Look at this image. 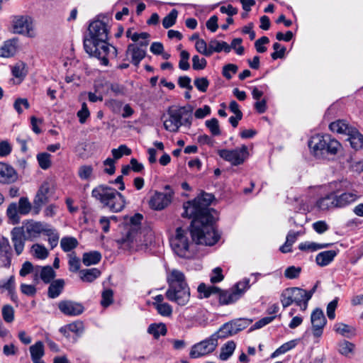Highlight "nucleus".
I'll use <instances>...</instances> for the list:
<instances>
[{"mask_svg": "<svg viewBox=\"0 0 363 363\" xmlns=\"http://www.w3.org/2000/svg\"><path fill=\"white\" fill-rule=\"evenodd\" d=\"M214 196L202 191L194 200L184 203L183 217L192 218L189 229L181 227L176 229L175 236L170 245L174 252L182 258H193L195 253L191 249L193 242L197 245L213 246L216 244L220 235L216 228L217 213L209 208Z\"/></svg>", "mask_w": 363, "mask_h": 363, "instance_id": "f257e3e1", "label": "nucleus"}, {"mask_svg": "<svg viewBox=\"0 0 363 363\" xmlns=\"http://www.w3.org/2000/svg\"><path fill=\"white\" fill-rule=\"evenodd\" d=\"M250 288V279L245 278L228 290H223L218 286H207L204 283H201L198 286V292L203 294L204 298L216 295L219 304L223 306L235 303L244 296Z\"/></svg>", "mask_w": 363, "mask_h": 363, "instance_id": "f03ea898", "label": "nucleus"}, {"mask_svg": "<svg viewBox=\"0 0 363 363\" xmlns=\"http://www.w3.org/2000/svg\"><path fill=\"white\" fill-rule=\"evenodd\" d=\"M168 289L165 296L169 301L184 306L190 299V289L186 281L184 274L177 269H173L167 276Z\"/></svg>", "mask_w": 363, "mask_h": 363, "instance_id": "7ed1b4c3", "label": "nucleus"}, {"mask_svg": "<svg viewBox=\"0 0 363 363\" xmlns=\"http://www.w3.org/2000/svg\"><path fill=\"white\" fill-rule=\"evenodd\" d=\"M91 197L103 208H107L113 213L121 212L126 203L125 197L120 192L106 184L94 187L91 191Z\"/></svg>", "mask_w": 363, "mask_h": 363, "instance_id": "20e7f679", "label": "nucleus"}, {"mask_svg": "<svg viewBox=\"0 0 363 363\" xmlns=\"http://www.w3.org/2000/svg\"><path fill=\"white\" fill-rule=\"evenodd\" d=\"M193 108L191 106H181L167 111L168 118L164 121V128L169 132L177 133L182 125L190 128L192 124Z\"/></svg>", "mask_w": 363, "mask_h": 363, "instance_id": "39448f33", "label": "nucleus"}, {"mask_svg": "<svg viewBox=\"0 0 363 363\" xmlns=\"http://www.w3.org/2000/svg\"><path fill=\"white\" fill-rule=\"evenodd\" d=\"M308 146L313 149L315 157L323 158L328 155H335L341 145L331 135L325 134L313 136L308 142Z\"/></svg>", "mask_w": 363, "mask_h": 363, "instance_id": "423d86ee", "label": "nucleus"}, {"mask_svg": "<svg viewBox=\"0 0 363 363\" xmlns=\"http://www.w3.org/2000/svg\"><path fill=\"white\" fill-rule=\"evenodd\" d=\"M89 36H85L83 40L84 48L89 49L91 44L104 40H108L109 28L106 23L100 20L92 21L88 28Z\"/></svg>", "mask_w": 363, "mask_h": 363, "instance_id": "0eeeda50", "label": "nucleus"}, {"mask_svg": "<svg viewBox=\"0 0 363 363\" xmlns=\"http://www.w3.org/2000/svg\"><path fill=\"white\" fill-rule=\"evenodd\" d=\"M306 291L301 288H286L281 294L280 301L284 308L292 303H295L300 307L301 310L305 311L308 307V302H306Z\"/></svg>", "mask_w": 363, "mask_h": 363, "instance_id": "6e6552de", "label": "nucleus"}, {"mask_svg": "<svg viewBox=\"0 0 363 363\" xmlns=\"http://www.w3.org/2000/svg\"><path fill=\"white\" fill-rule=\"evenodd\" d=\"M218 155L224 160L229 162L233 166L244 163L249 157L248 148L242 145L239 148L233 150L222 149L218 151Z\"/></svg>", "mask_w": 363, "mask_h": 363, "instance_id": "1a4fd4ad", "label": "nucleus"}, {"mask_svg": "<svg viewBox=\"0 0 363 363\" xmlns=\"http://www.w3.org/2000/svg\"><path fill=\"white\" fill-rule=\"evenodd\" d=\"M252 322L253 320L249 318H238L228 322L220 328L218 337L225 338L235 335L247 328Z\"/></svg>", "mask_w": 363, "mask_h": 363, "instance_id": "9d476101", "label": "nucleus"}, {"mask_svg": "<svg viewBox=\"0 0 363 363\" xmlns=\"http://www.w3.org/2000/svg\"><path fill=\"white\" fill-rule=\"evenodd\" d=\"M218 345V337L211 336L197 344H195L189 353L191 358L195 359L205 356L213 352Z\"/></svg>", "mask_w": 363, "mask_h": 363, "instance_id": "9b49d317", "label": "nucleus"}, {"mask_svg": "<svg viewBox=\"0 0 363 363\" xmlns=\"http://www.w3.org/2000/svg\"><path fill=\"white\" fill-rule=\"evenodd\" d=\"M50 226V224L40 221L31 220L28 222L25 226L26 230L24 231L27 240L33 241L39 238L41 234L45 235L49 232L48 228Z\"/></svg>", "mask_w": 363, "mask_h": 363, "instance_id": "f8f14e48", "label": "nucleus"}, {"mask_svg": "<svg viewBox=\"0 0 363 363\" xmlns=\"http://www.w3.org/2000/svg\"><path fill=\"white\" fill-rule=\"evenodd\" d=\"M12 28L14 33L30 35L33 30V21L29 16H14L12 17Z\"/></svg>", "mask_w": 363, "mask_h": 363, "instance_id": "ddd939ff", "label": "nucleus"}, {"mask_svg": "<svg viewBox=\"0 0 363 363\" xmlns=\"http://www.w3.org/2000/svg\"><path fill=\"white\" fill-rule=\"evenodd\" d=\"M89 48H91V51L88 48L84 49L86 53L91 56L97 57L101 60L103 65H108V59L107 57L109 52V44L107 43V40H104L103 43L99 41L91 44Z\"/></svg>", "mask_w": 363, "mask_h": 363, "instance_id": "4468645a", "label": "nucleus"}, {"mask_svg": "<svg viewBox=\"0 0 363 363\" xmlns=\"http://www.w3.org/2000/svg\"><path fill=\"white\" fill-rule=\"evenodd\" d=\"M311 321L312 324L313 334L314 337H319L323 334V330L327 323L322 309L317 308L311 313Z\"/></svg>", "mask_w": 363, "mask_h": 363, "instance_id": "2eb2a0df", "label": "nucleus"}, {"mask_svg": "<svg viewBox=\"0 0 363 363\" xmlns=\"http://www.w3.org/2000/svg\"><path fill=\"white\" fill-rule=\"evenodd\" d=\"M58 308L62 313L67 316H77L84 311V307L81 303L71 300L60 301L58 303Z\"/></svg>", "mask_w": 363, "mask_h": 363, "instance_id": "dca6fc26", "label": "nucleus"}, {"mask_svg": "<svg viewBox=\"0 0 363 363\" xmlns=\"http://www.w3.org/2000/svg\"><path fill=\"white\" fill-rule=\"evenodd\" d=\"M172 201L170 194L155 191L149 201L150 208L161 211L165 208Z\"/></svg>", "mask_w": 363, "mask_h": 363, "instance_id": "f3484780", "label": "nucleus"}, {"mask_svg": "<svg viewBox=\"0 0 363 363\" xmlns=\"http://www.w3.org/2000/svg\"><path fill=\"white\" fill-rule=\"evenodd\" d=\"M11 235L15 252L17 255H20L23 251L25 241L27 240L23 228H13Z\"/></svg>", "mask_w": 363, "mask_h": 363, "instance_id": "a211bd4d", "label": "nucleus"}, {"mask_svg": "<svg viewBox=\"0 0 363 363\" xmlns=\"http://www.w3.org/2000/svg\"><path fill=\"white\" fill-rule=\"evenodd\" d=\"M56 276V272L50 265L41 267L35 266V276L33 277L35 282H38L41 279L43 283L48 284L54 280Z\"/></svg>", "mask_w": 363, "mask_h": 363, "instance_id": "6ab92c4d", "label": "nucleus"}, {"mask_svg": "<svg viewBox=\"0 0 363 363\" xmlns=\"http://www.w3.org/2000/svg\"><path fill=\"white\" fill-rule=\"evenodd\" d=\"M12 251L7 238H0V262L1 266L6 268L10 267L11 264Z\"/></svg>", "mask_w": 363, "mask_h": 363, "instance_id": "aec40b11", "label": "nucleus"}, {"mask_svg": "<svg viewBox=\"0 0 363 363\" xmlns=\"http://www.w3.org/2000/svg\"><path fill=\"white\" fill-rule=\"evenodd\" d=\"M18 179L16 170L9 164L0 162V183L9 184L15 182Z\"/></svg>", "mask_w": 363, "mask_h": 363, "instance_id": "412c9836", "label": "nucleus"}, {"mask_svg": "<svg viewBox=\"0 0 363 363\" xmlns=\"http://www.w3.org/2000/svg\"><path fill=\"white\" fill-rule=\"evenodd\" d=\"M135 44H129L127 48L126 55L131 56V62L138 67L143 59L145 58L146 52L142 48Z\"/></svg>", "mask_w": 363, "mask_h": 363, "instance_id": "4be33fe9", "label": "nucleus"}, {"mask_svg": "<svg viewBox=\"0 0 363 363\" xmlns=\"http://www.w3.org/2000/svg\"><path fill=\"white\" fill-rule=\"evenodd\" d=\"M339 250H330L319 252L315 257V262L320 267L329 265L337 255Z\"/></svg>", "mask_w": 363, "mask_h": 363, "instance_id": "5701e85b", "label": "nucleus"}, {"mask_svg": "<svg viewBox=\"0 0 363 363\" xmlns=\"http://www.w3.org/2000/svg\"><path fill=\"white\" fill-rule=\"evenodd\" d=\"M358 198L356 191L345 192L340 195L335 194V203L337 208H343L354 202Z\"/></svg>", "mask_w": 363, "mask_h": 363, "instance_id": "b1692460", "label": "nucleus"}, {"mask_svg": "<svg viewBox=\"0 0 363 363\" xmlns=\"http://www.w3.org/2000/svg\"><path fill=\"white\" fill-rule=\"evenodd\" d=\"M33 363H45L41 358L45 354L44 345L41 341L36 342L29 348Z\"/></svg>", "mask_w": 363, "mask_h": 363, "instance_id": "393cba45", "label": "nucleus"}, {"mask_svg": "<svg viewBox=\"0 0 363 363\" xmlns=\"http://www.w3.org/2000/svg\"><path fill=\"white\" fill-rule=\"evenodd\" d=\"M48 290V296L50 298H56L62 292L65 282L63 279H58L52 281Z\"/></svg>", "mask_w": 363, "mask_h": 363, "instance_id": "a878e982", "label": "nucleus"}, {"mask_svg": "<svg viewBox=\"0 0 363 363\" xmlns=\"http://www.w3.org/2000/svg\"><path fill=\"white\" fill-rule=\"evenodd\" d=\"M83 330V323L80 321L73 322L60 328V333H62L66 337H69L70 333L78 335L82 333Z\"/></svg>", "mask_w": 363, "mask_h": 363, "instance_id": "bb28decb", "label": "nucleus"}, {"mask_svg": "<svg viewBox=\"0 0 363 363\" xmlns=\"http://www.w3.org/2000/svg\"><path fill=\"white\" fill-rule=\"evenodd\" d=\"M330 129L337 133H343L349 135L355 129L350 126L344 120H338L330 124Z\"/></svg>", "mask_w": 363, "mask_h": 363, "instance_id": "cd10ccee", "label": "nucleus"}, {"mask_svg": "<svg viewBox=\"0 0 363 363\" xmlns=\"http://www.w3.org/2000/svg\"><path fill=\"white\" fill-rule=\"evenodd\" d=\"M335 202V194L332 192L319 199L316 202V206L320 210L325 211L331 208H337Z\"/></svg>", "mask_w": 363, "mask_h": 363, "instance_id": "c85d7f7f", "label": "nucleus"}, {"mask_svg": "<svg viewBox=\"0 0 363 363\" xmlns=\"http://www.w3.org/2000/svg\"><path fill=\"white\" fill-rule=\"evenodd\" d=\"M301 234L299 231L289 230L286 238L285 243L281 245L279 250L282 253L291 252V246L296 241L298 237Z\"/></svg>", "mask_w": 363, "mask_h": 363, "instance_id": "c756f323", "label": "nucleus"}, {"mask_svg": "<svg viewBox=\"0 0 363 363\" xmlns=\"http://www.w3.org/2000/svg\"><path fill=\"white\" fill-rule=\"evenodd\" d=\"M333 245V243H316L314 242H303L298 245L301 251L315 252L320 249L328 248Z\"/></svg>", "mask_w": 363, "mask_h": 363, "instance_id": "7c9ffc66", "label": "nucleus"}, {"mask_svg": "<svg viewBox=\"0 0 363 363\" xmlns=\"http://www.w3.org/2000/svg\"><path fill=\"white\" fill-rule=\"evenodd\" d=\"M348 136L347 140L354 150H359L363 149V135L357 129H354Z\"/></svg>", "mask_w": 363, "mask_h": 363, "instance_id": "2f4dec72", "label": "nucleus"}, {"mask_svg": "<svg viewBox=\"0 0 363 363\" xmlns=\"http://www.w3.org/2000/svg\"><path fill=\"white\" fill-rule=\"evenodd\" d=\"M101 275V272L96 268L79 270L80 279L85 282L91 283Z\"/></svg>", "mask_w": 363, "mask_h": 363, "instance_id": "473e14b6", "label": "nucleus"}, {"mask_svg": "<svg viewBox=\"0 0 363 363\" xmlns=\"http://www.w3.org/2000/svg\"><path fill=\"white\" fill-rule=\"evenodd\" d=\"M16 52V46L14 40L5 41L4 45L0 47V57H11Z\"/></svg>", "mask_w": 363, "mask_h": 363, "instance_id": "72a5a7b5", "label": "nucleus"}, {"mask_svg": "<svg viewBox=\"0 0 363 363\" xmlns=\"http://www.w3.org/2000/svg\"><path fill=\"white\" fill-rule=\"evenodd\" d=\"M167 329L164 323H152L148 326L147 333L152 335L155 339L167 334Z\"/></svg>", "mask_w": 363, "mask_h": 363, "instance_id": "f704fd0d", "label": "nucleus"}, {"mask_svg": "<svg viewBox=\"0 0 363 363\" xmlns=\"http://www.w3.org/2000/svg\"><path fill=\"white\" fill-rule=\"evenodd\" d=\"M101 259V255L98 251L84 252L82 256V262L86 266L98 264Z\"/></svg>", "mask_w": 363, "mask_h": 363, "instance_id": "c9c22d12", "label": "nucleus"}, {"mask_svg": "<svg viewBox=\"0 0 363 363\" xmlns=\"http://www.w3.org/2000/svg\"><path fill=\"white\" fill-rule=\"evenodd\" d=\"M210 45V51L211 52V55L213 52H220L221 51H224L226 53L230 52V46L224 41H218L217 40H211L209 42Z\"/></svg>", "mask_w": 363, "mask_h": 363, "instance_id": "e433bc0d", "label": "nucleus"}, {"mask_svg": "<svg viewBox=\"0 0 363 363\" xmlns=\"http://www.w3.org/2000/svg\"><path fill=\"white\" fill-rule=\"evenodd\" d=\"M236 345L234 341L230 340L224 344L221 349L219 358L222 361L227 360L234 352Z\"/></svg>", "mask_w": 363, "mask_h": 363, "instance_id": "4c0bfd02", "label": "nucleus"}, {"mask_svg": "<svg viewBox=\"0 0 363 363\" xmlns=\"http://www.w3.org/2000/svg\"><path fill=\"white\" fill-rule=\"evenodd\" d=\"M18 214L17 203L15 202L10 203L6 209V216L12 224H18L20 222Z\"/></svg>", "mask_w": 363, "mask_h": 363, "instance_id": "58836bf2", "label": "nucleus"}, {"mask_svg": "<svg viewBox=\"0 0 363 363\" xmlns=\"http://www.w3.org/2000/svg\"><path fill=\"white\" fill-rule=\"evenodd\" d=\"M78 245V241L73 237H64L60 241V246L65 252L72 251Z\"/></svg>", "mask_w": 363, "mask_h": 363, "instance_id": "ea45409f", "label": "nucleus"}, {"mask_svg": "<svg viewBox=\"0 0 363 363\" xmlns=\"http://www.w3.org/2000/svg\"><path fill=\"white\" fill-rule=\"evenodd\" d=\"M17 206L18 208L19 214L23 216L28 215L31 210H33L31 203L29 201L28 199L25 196H22L19 199Z\"/></svg>", "mask_w": 363, "mask_h": 363, "instance_id": "a19ab883", "label": "nucleus"}, {"mask_svg": "<svg viewBox=\"0 0 363 363\" xmlns=\"http://www.w3.org/2000/svg\"><path fill=\"white\" fill-rule=\"evenodd\" d=\"M25 68H26V65L22 62H18L11 67L12 75L14 77L19 79L20 82L26 76L27 72L26 71Z\"/></svg>", "mask_w": 363, "mask_h": 363, "instance_id": "79ce46f5", "label": "nucleus"}, {"mask_svg": "<svg viewBox=\"0 0 363 363\" xmlns=\"http://www.w3.org/2000/svg\"><path fill=\"white\" fill-rule=\"evenodd\" d=\"M40 167L43 169H48L51 167V155L48 152H40L36 156Z\"/></svg>", "mask_w": 363, "mask_h": 363, "instance_id": "37998d69", "label": "nucleus"}, {"mask_svg": "<svg viewBox=\"0 0 363 363\" xmlns=\"http://www.w3.org/2000/svg\"><path fill=\"white\" fill-rule=\"evenodd\" d=\"M48 202V197H44L36 193L33 202V214H39L43 206Z\"/></svg>", "mask_w": 363, "mask_h": 363, "instance_id": "c03bdc74", "label": "nucleus"}, {"mask_svg": "<svg viewBox=\"0 0 363 363\" xmlns=\"http://www.w3.org/2000/svg\"><path fill=\"white\" fill-rule=\"evenodd\" d=\"M94 169L91 165H82L78 169V177L82 180L89 181L93 178Z\"/></svg>", "mask_w": 363, "mask_h": 363, "instance_id": "a18cd8bd", "label": "nucleus"}, {"mask_svg": "<svg viewBox=\"0 0 363 363\" xmlns=\"http://www.w3.org/2000/svg\"><path fill=\"white\" fill-rule=\"evenodd\" d=\"M333 329L337 333L347 337H350V335H354V330L350 325L342 323L335 324Z\"/></svg>", "mask_w": 363, "mask_h": 363, "instance_id": "49530a36", "label": "nucleus"}, {"mask_svg": "<svg viewBox=\"0 0 363 363\" xmlns=\"http://www.w3.org/2000/svg\"><path fill=\"white\" fill-rule=\"evenodd\" d=\"M296 344L297 343L296 340H293L283 344L271 354V358H274L279 356V354L286 353L290 350L294 348Z\"/></svg>", "mask_w": 363, "mask_h": 363, "instance_id": "de8ad7c7", "label": "nucleus"}, {"mask_svg": "<svg viewBox=\"0 0 363 363\" xmlns=\"http://www.w3.org/2000/svg\"><path fill=\"white\" fill-rule=\"evenodd\" d=\"M178 11L177 9H172L162 20V26L164 28H169L173 26L177 21Z\"/></svg>", "mask_w": 363, "mask_h": 363, "instance_id": "09e8293b", "label": "nucleus"}, {"mask_svg": "<svg viewBox=\"0 0 363 363\" xmlns=\"http://www.w3.org/2000/svg\"><path fill=\"white\" fill-rule=\"evenodd\" d=\"M206 126L209 129L211 133L213 136L220 135L221 133L218 120L216 118H213L210 120H207L205 122Z\"/></svg>", "mask_w": 363, "mask_h": 363, "instance_id": "8fccbe9b", "label": "nucleus"}, {"mask_svg": "<svg viewBox=\"0 0 363 363\" xmlns=\"http://www.w3.org/2000/svg\"><path fill=\"white\" fill-rule=\"evenodd\" d=\"M338 346L339 352L346 357L349 356L350 353H352L355 347V345L353 343L347 340H343L340 342Z\"/></svg>", "mask_w": 363, "mask_h": 363, "instance_id": "3c124183", "label": "nucleus"}, {"mask_svg": "<svg viewBox=\"0 0 363 363\" xmlns=\"http://www.w3.org/2000/svg\"><path fill=\"white\" fill-rule=\"evenodd\" d=\"M49 232L46 233L45 235L48 237V242L50 245L51 249L55 247L59 241L60 235L56 231V230L50 225L48 228Z\"/></svg>", "mask_w": 363, "mask_h": 363, "instance_id": "603ef678", "label": "nucleus"}, {"mask_svg": "<svg viewBox=\"0 0 363 363\" xmlns=\"http://www.w3.org/2000/svg\"><path fill=\"white\" fill-rule=\"evenodd\" d=\"M1 314L5 322L10 323L14 320V309L11 305H4Z\"/></svg>", "mask_w": 363, "mask_h": 363, "instance_id": "864d4df0", "label": "nucleus"}, {"mask_svg": "<svg viewBox=\"0 0 363 363\" xmlns=\"http://www.w3.org/2000/svg\"><path fill=\"white\" fill-rule=\"evenodd\" d=\"M195 48L197 52L206 57L211 55V52L210 51V45H208V47L206 42L203 39L198 40L196 42Z\"/></svg>", "mask_w": 363, "mask_h": 363, "instance_id": "5fc2aeb1", "label": "nucleus"}, {"mask_svg": "<svg viewBox=\"0 0 363 363\" xmlns=\"http://www.w3.org/2000/svg\"><path fill=\"white\" fill-rule=\"evenodd\" d=\"M273 49L275 50L271 54V57L274 60L282 59L285 56L286 48L279 43L273 44Z\"/></svg>", "mask_w": 363, "mask_h": 363, "instance_id": "6e6d98bb", "label": "nucleus"}, {"mask_svg": "<svg viewBox=\"0 0 363 363\" xmlns=\"http://www.w3.org/2000/svg\"><path fill=\"white\" fill-rule=\"evenodd\" d=\"M112 155L113 157L114 160H118L122 157L123 155H129L131 153L130 149H129L125 145H121L118 148L113 149L111 150Z\"/></svg>", "mask_w": 363, "mask_h": 363, "instance_id": "4d7b16f0", "label": "nucleus"}, {"mask_svg": "<svg viewBox=\"0 0 363 363\" xmlns=\"http://www.w3.org/2000/svg\"><path fill=\"white\" fill-rule=\"evenodd\" d=\"M275 318H276V315L267 316V317L261 318L260 320L257 321L254 325H252L250 327V328L249 329V332H252L253 330L263 328L264 326L272 323L275 319Z\"/></svg>", "mask_w": 363, "mask_h": 363, "instance_id": "13d9d810", "label": "nucleus"}, {"mask_svg": "<svg viewBox=\"0 0 363 363\" xmlns=\"http://www.w3.org/2000/svg\"><path fill=\"white\" fill-rule=\"evenodd\" d=\"M32 249L34 250V255L38 259H44L48 257L49 252L45 246L39 244L33 245Z\"/></svg>", "mask_w": 363, "mask_h": 363, "instance_id": "bf43d9fd", "label": "nucleus"}, {"mask_svg": "<svg viewBox=\"0 0 363 363\" xmlns=\"http://www.w3.org/2000/svg\"><path fill=\"white\" fill-rule=\"evenodd\" d=\"M113 301V292L111 289H106L102 292L101 305L104 307L109 306Z\"/></svg>", "mask_w": 363, "mask_h": 363, "instance_id": "052dcab7", "label": "nucleus"}, {"mask_svg": "<svg viewBox=\"0 0 363 363\" xmlns=\"http://www.w3.org/2000/svg\"><path fill=\"white\" fill-rule=\"evenodd\" d=\"M69 269L72 272H77L80 269V259L76 256L74 252L69 255Z\"/></svg>", "mask_w": 363, "mask_h": 363, "instance_id": "680f3d73", "label": "nucleus"}, {"mask_svg": "<svg viewBox=\"0 0 363 363\" xmlns=\"http://www.w3.org/2000/svg\"><path fill=\"white\" fill-rule=\"evenodd\" d=\"M301 270L300 267L290 266L285 269L284 276L289 279H296L300 276Z\"/></svg>", "mask_w": 363, "mask_h": 363, "instance_id": "e2e57ef3", "label": "nucleus"}, {"mask_svg": "<svg viewBox=\"0 0 363 363\" xmlns=\"http://www.w3.org/2000/svg\"><path fill=\"white\" fill-rule=\"evenodd\" d=\"M190 55L186 50H182L180 52V60L179 62V67L182 70L186 71L190 68L189 63Z\"/></svg>", "mask_w": 363, "mask_h": 363, "instance_id": "0e129e2a", "label": "nucleus"}, {"mask_svg": "<svg viewBox=\"0 0 363 363\" xmlns=\"http://www.w3.org/2000/svg\"><path fill=\"white\" fill-rule=\"evenodd\" d=\"M33 273V277L35 276V266L34 267L31 262L26 261L22 264L19 274L21 277H26L28 274Z\"/></svg>", "mask_w": 363, "mask_h": 363, "instance_id": "69168bd1", "label": "nucleus"}, {"mask_svg": "<svg viewBox=\"0 0 363 363\" xmlns=\"http://www.w3.org/2000/svg\"><path fill=\"white\" fill-rule=\"evenodd\" d=\"M238 70V67L235 64H228L223 67L222 74L227 79L232 78V74H235Z\"/></svg>", "mask_w": 363, "mask_h": 363, "instance_id": "338daca9", "label": "nucleus"}, {"mask_svg": "<svg viewBox=\"0 0 363 363\" xmlns=\"http://www.w3.org/2000/svg\"><path fill=\"white\" fill-rule=\"evenodd\" d=\"M77 116L79 118V123L82 124L84 123L86 119L90 116V112L85 102L82 103V108L77 112Z\"/></svg>", "mask_w": 363, "mask_h": 363, "instance_id": "774afa93", "label": "nucleus"}]
</instances>
